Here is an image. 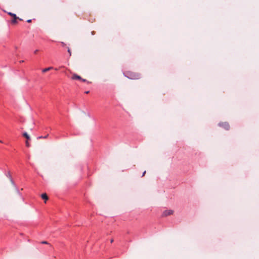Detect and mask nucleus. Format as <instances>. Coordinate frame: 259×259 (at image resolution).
I'll list each match as a JSON object with an SVG mask.
<instances>
[{
  "mask_svg": "<svg viewBox=\"0 0 259 259\" xmlns=\"http://www.w3.org/2000/svg\"><path fill=\"white\" fill-rule=\"evenodd\" d=\"M124 75L131 79H138L141 77L139 73L134 72L132 71H127L123 73Z\"/></svg>",
  "mask_w": 259,
  "mask_h": 259,
  "instance_id": "1",
  "label": "nucleus"
},
{
  "mask_svg": "<svg viewBox=\"0 0 259 259\" xmlns=\"http://www.w3.org/2000/svg\"><path fill=\"white\" fill-rule=\"evenodd\" d=\"M219 125L226 130H229L230 128L229 124L227 122H220L219 123Z\"/></svg>",
  "mask_w": 259,
  "mask_h": 259,
  "instance_id": "2",
  "label": "nucleus"
},
{
  "mask_svg": "<svg viewBox=\"0 0 259 259\" xmlns=\"http://www.w3.org/2000/svg\"><path fill=\"white\" fill-rule=\"evenodd\" d=\"M71 78L72 79H73V80H79L82 82H86L87 81V80L85 79H83L81 77V76L76 74H74L72 75V77H71Z\"/></svg>",
  "mask_w": 259,
  "mask_h": 259,
  "instance_id": "3",
  "label": "nucleus"
},
{
  "mask_svg": "<svg viewBox=\"0 0 259 259\" xmlns=\"http://www.w3.org/2000/svg\"><path fill=\"white\" fill-rule=\"evenodd\" d=\"M173 212L174 211L172 210H166L163 212L162 215L163 217H166L172 214Z\"/></svg>",
  "mask_w": 259,
  "mask_h": 259,
  "instance_id": "4",
  "label": "nucleus"
},
{
  "mask_svg": "<svg viewBox=\"0 0 259 259\" xmlns=\"http://www.w3.org/2000/svg\"><path fill=\"white\" fill-rule=\"evenodd\" d=\"M17 19H18L20 21H22V19L19 18L18 17H16V18H13V19L12 20V23L13 24H17Z\"/></svg>",
  "mask_w": 259,
  "mask_h": 259,
  "instance_id": "5",
  "label": "nucleus"
},
{
  "mask_svg": "<svg viewBox=\"0 0 259 259\" xmlns=\"http://www.w3.org/2000/svg\"><path fill=\"white\" fill-rule=\"evenodd\" d=\"M41 197L42 199L45 200V203H46V201L48 199V197L46 193L42 194Z\"/></svg>",
  "mask_w": 259,
  "mask_h": 259,
  "instance_id": "6",
  "label": "nucleus"
},
{
  "mask_svg": "<svg viewBox=\"0 0 259 259\" xmlns=\"http://www.w3.org/2000/svg\"><path fill=\"white\" fill-rule=\"evenodd\" d=\"M53 69V67H48V68H44L42 70V72L43 73H45L50 70H52Z\"/></svg>",
  "mask_w": 259,
  "mask_h": 259,
  "instance_id": "7",
  "label": "nucleus"
},
{
  "mask_svg": "<svg viewBox=\"0 0 259 259\" xmlns=\"http://www.w3.org/2000/svg\"><path fill=\"white\" fill-rule=\"evenodd\" d=\"M8 14L12 17H13V18H16L17 16L16 14L12 13L11 12H8Z\"/></svg>",
  "mask_w": 259,
  "mask_h": 259,
  "instance_id": "8",
  "label": "nucleus"
},
{
  "mask_svg": "<svg viewBox=\"0 0 259 259\" xmlns=\"http://www.w3.org/2000/svg\"><path fill=\"white\" fill-rule=\"evenodd\" d=\"M23 136L26 138L27 140H29L30 139V137L29 136V135L26 133H24L23 134Z\"/></svg>",
  "mask_w": 259,
  "mask_h": 259,
  "instance_id": "9",
  "label": "nucleus"
},
{
  "mask_svg": "<svg viewBox=\"0 0 259 259\" xmlns=\"http://www.w3.org/2000/svg\"><path fill=\"white\" fill-rule=\"evenodd\" d=\"M49 135H47L45 136H39L37 138L38 139H46L48 137Z\"/></svg>",
  "mask_w": 259,
  "mask_h": 259,
  "instance_id": "10",
  "label": "nucleus"
},
{
  "mask_svg": "<svg viewBox=\"0 0 259 259\" xmlns=\"http://www.w3.org/2000/svg\"><path fill=\"white\" fill-rule=\"evenodd\" d=\"M67 51L69 54V56H71V50L69 48H67Z\"/></svg>",
  "mask_w": 259,
  "mask_h": 259,
  "instance_id": "11",
  "label": "nucleus"
},
{
  "mask_svg": "<svg viewBox=\"0 0 259 259\" xmlns=\"http://www.w3.org/2000/svg\"><path fill=\"white\" fill-rule=\"evenodd\" d=\"M7 176L9 178H10L11 180H12V177H11V174L10 172H9L8 173V174L7 175Z\"/></svg>",
  "mask_w": 259,
  "mask_h": 259,
  "instance_id": "12",
  "label": "nucleus"
},
{
  "mask_svg": "<svg viewBox=\"0 0 259 259\" xmlns=\"http://www.w3.org/2000/svg\"><path fill=\"white\" fill-rule=\"evenodd\" d=\"M41 244H49L47 241H41Z\"/></svg>",
  "mask_w": 259,
  "mask_h": 259,
  "instance_id": "13",
  "label": "nucleus"
},
{
  "mask_svg": "<svg viewBox=\"0 0 259 259\" xmlns=\"http://www.w3.org/2000/svg\"><path fill=\"white\" fill-rule=\"evenodd\" d=\"M26 146L27 147H29V143H28V141H26Z\"/></svg>",
  "mask_w": 259,
  "mask_h": 259,
  "instance_id": "14",
  "label": "nucleus"
},
{
  "mask_svg": "<svg viewBox=\"0 0 259 259\" xmlns=\"http://www.w3.org/2000/svg\"><path fill=\"white\" fill-rule=\"evenodd\" d=\"M38 52V50H36L34 51V54H36L37 52Z\"/></svg>",
  "mask_w": 259,
  "mask_h": 259,
  "instance_id": "15",
  "label": "nucleus"
},
{
  "mask_svg": "<svg viewBox=\"0 0 259 259\" xmlns=\"http://www.w3.org/2000/svg\"><path fill=\"white\" fill-rule=\"evenodd\" d=\"M61 44H62L63 47H65L66 45L63 42H62Z\"/></svg>",
  "mask_w": 259,
  "mask_h": 259,
  "instance_id": "16",
  "label": "nucleus"
},
{
  "mask_svg": "<svg viewBox=\"0 0 259 259\" xmlns=\"http://www.w3.org/2000/svg\"><path fill=\"white\" fill-rule=\"evenodd\" d=\"M27 22L28 23H30V22H31V19H29V20H28L27 21Z\"/></svg>",
  "mask_w": 259,
  "mask_h": 259,
  "instance_id": "17",
  "label": "nucleus"
},
{
  "mask_svg": "<svg viewBox=\"0 0 259 259\" xmlns=\"http://www.w3.org/2000/svg\"><path fill=\"white\" fill-rule=\"evenodd\" d=\"M113 241H114L113 239H111V240H110V242L112 243Z\"/></svg>",
  "mask_w": 259,
  "mask_h": 259,
  "instance_id": "18",
  "label": "nucleus"
},
{
  "mask_svg": "<svg viewBox=\"0 0 259 259\" xmlns=\"http://www.w3.org/2000/svg\"><path fill=\"white\" fill-rule=\"evenodd\" d=\"M145 173H146V171H145L143 172V175H142V177H143V176L145 175Z\"/></svg>",
  "mask_w": 259,
  "mask_h": 259,
  "instance_id": "19",
  "label": "nucleus"
},
{
  "mask_svg": "<svg viewBox=\"0 0 259 259\" xmlns=\"http://www.w3.org/2000/svg\"><path fill=\"white\" fill-rule=\"evenodd\" d=\"M89 93V91H87V92H85V93H86V94H88Z\"/></svg>",
  "mask_w": 259,
  "mask_h": 259,
  "instance_id": "20",
  "label": "nucleus"
},
{
  "mask_svg": "<svg viewBox=\"0 0 259 259\" xmlns=\"http://www.w3.org/2000/svg\"><path fill=\"white\" fill-rule=\"evenodd\" d=\"M0 143H3V141L0 140Z\"/></svg>",
  "mask_w": 259,
  "mask_h": 259,
  "instance_id": "21",
  "label": "nucleus"
}]
</instances>
